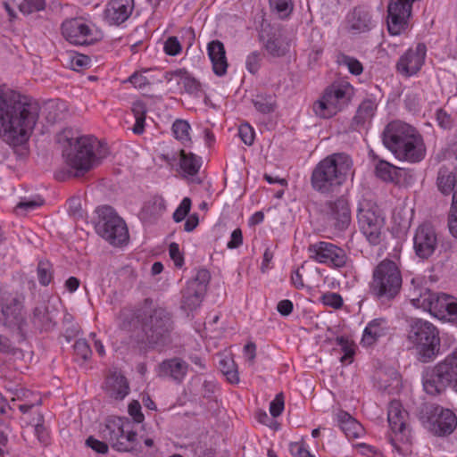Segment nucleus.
Here are the masks:
<instances>
[{
	"label": "nucleus",
	"instance_id": "nucleus-51",
	"mask_svg": "<svg viewBox=\"0 0 457 457\" xmlns=\"http://www.w3.org/2000/svg\"><path fill=\"white\" fill-rule=\"evenodd\" d=\"M191 199L189 197H184L179 204V207L173 213V220L175 222L182 221L187 215L189 213L191 209Z\"/></svg>",
	"mask_w": 457,
	"mask_h": 457
},
{
	"label": "nucleus",
	"instance_id": "nucleus-43",
	"mask_svg": "<svg viewBox=\"0 0 457 457\" xmlns=\"http://www.w3.org/2000/svg\"><path fill=\"white\" fill-rule=\"evenodd\" d=\"M37 278L41 286H48L54 276L53 266L48 261H39L37 268Z\"/></svg>",
	"mask_w": 457,
	"mask_h": 457
},
{
	"label": "nucleus",
	"instance_id": "nucleus-2",
	"mask_svg": "<svg viewBox=\"0 0 457 457\" xmlns=\"http://www.w3.org/2000/svg\"><path fill=\"white\" fill-rule=\"evenodd\" d=\"M382 142L401 161L417 163L426 156L422 136L414 127L401 120L391 121L385 127Z\"/></svg>",
	"mask_w": 457,
	"mask_h": 457
},
{
	"label": "nucleus",
	"instance_id": "nucleus-23",
	"mask_svg": "<svg viewBox=\"0 0 457 457\" xmlns=\"http://www.w3.org/2000/svg\"><path fill=\"white\" fill-rule=\"evenodd\" d=\"M437 247V235L432 225H420L413 236V248L418 257L428 259Z\"/></svg>",
	"mask_w": 457,
	"mask_h": 457
},
{
	"label": "nucleus",
	"instance_id": "nucleus-28",
	"mask_svg": "<svg viewBox=\"0 0 457 457\" xmlns=\"http://www.w3.org/2000/svg\"><path fill=\"white\" fill-rule=\"evenodd\" d=\"M207 54L212 65L213 72L222 77L227 73L228 61L224 44L220 40H212L207 45Z\"/></svg>",
	"mask_w": 457,
	"mask_h": 457
},
{
	"label": "nucleus",
	"instance_id": "nucleus-61",
	"mask_svg": "<svg viewBox=\"0 0 457 457\" xmlns=\"http://www.w3.org/2000/svg\"><path fill=\"white\" fill-rule=\"evenodd\" d=\"M289 450L294 457H314L301 442L291 443Z\"/></svg>",
	"mask_w": 457,
	"mask_h": 457
},
{
	"label": "nucleus",
	"instance_id": "nucleus-38",
	"mask_svg": "<svg viewBox=\"0 0 457 457\" xmlns=\"http://www.w3.org/2000/svg\"><path fill=\"white\" fill-rule=\"evenodd\" d=\"M179 155L181 169L190 176L197 174L202 166L201 158L192 153L187 154L184 150L179 151Z\"/></svg>",
	"mask_w": 457,
	"mask_h": 457
},
{
	"label": "nucleus",
	"instance_id": "nucleus-50",
	"mask_svg": "<svg viewBox=\"0 0 457 457\" xmlns=\"http://www.w3.org/2000/svg\"><path fill=\"white\" fill-rule=\"evenodd\" d=\"M44 204V200L40 196L33 198H24L17 205L16 210L24 211L26 212L35 210Z\"/></svg>",
	"mask_w": 457,
	"mask_h": 457
},
{
	"label": "nucleus",
	"instance_id": "nucleus-56",
	"mask_svg": "<svg viewBox=\"0 0 457 457\" xmlns=\"http://www.w3.org/2000/svg\"><path fill=\"white\" fill-rule=\"evenodd\" d=\"M238 135L245 145H253L254 141V130L248 123H244L239 126Z\"/></svg>",
	"mask_w": 457,
	"mask_h": 457
},
{
	"label": "nucleus",
	"instance_id": "nucleus-49",
	"mask_svg": "<svg viewBox=\"0 0 457 457\" xmlns=\"http://www.w3.org/2000/svg\"><path fill=\"white\" fill-rule=\"evenodd\" d=\"M71 68L74 71L87 68L91 60L88 56L80 54H71L69 55Z\"/></svg>",
	"mask_w": 457,
	"mask_h": 457
},
{
	"label": "nucleus",
	"instance_id": "nucleus-41",
	"mask_svg": "<svg viewBox=\"0 0 457 457\" xmlns=\"http://www.w3.org/2000/svg\"><path fill=\"white\" fill-rule=\"evenodd\" d=\"M190 124L185 120H176L172 124V133L176 139L179 140L182 144L191 142L189 135Z\"/></svg>",
	"mask_w": 457,
	"mask_h": 457
},
{
	"label": "nucleus",
	"instance_id": "nucleus-26",
	"mask_svg": "<svg viewBox=\"0 0 457 457\" xmlns=\"http://www.w3.org/2000/svg\"><path fill=\"white\" fill-rule=\"evenodd\" d=\"M189 365L181 358L173 357L162 361L157 369L160 378L170 379L176 384H181L185 379Z\"/></svg>",
	"mask_w": 457,
	"mask_h": 457
},
{
	"label": "nucleus",
	"instance_id": "nucleus-10",
	"mask_svg": "<svg viewBox=\"0 0 457 457\" xmlns=\"http://www.w3.org/2000/svg\"><path fill=\"white\" fill-rule=\"evenodd\" d=\"M142 328L149 344L164 345L173 329L171 314L162 307H153V303H147Z\"/></svg>",
	"mask_w": 457,
	"mask_h": 457
},
{
	"label": "nucleus",
	"instance_id": "nucleus-1",
	"mask_svg": "<svg viewBox=\"0 0 457 457\" xmlns=\"http://www.w3.org/2000/svg\"><path fill=\"white\" fill-rule=\"evenodd\" d=\"M40 107L32 97L0 90V138L11 146L27 143L37 123Z\"/></svg>",
	"mask_w": 457,
	"mask_h": 457
},
{
	"label": "nucleus",
	"instance_id": "nucleus-29",
	"mask_svg": "<svg viewBox=\"0 0 457 457\" xmlns=\"http://www.w3.org/2000/svg\"><path fill=\"white\" fill-rule=\"evenodd\" d=\"M147 303H152V300L145 299L143 304L136 309H122L120 313V327L122 329L131 330L138 325L142 326L144 316L147 314Z\"/></svg>",
	"mask_w": 457,
	"mask_h": 457
},
{
	"label": "nucleus",
	"instance_id": "nucleus-18",
	"mask_svg": "<svg viewBox=\"0 0 457 457\" xmlns=\"http://www.w3.org/2000/svg\"><path fill=\"white\" fill-rule=\"evenodd\" d=\"M436 184L442 194L445 195L453 194L448 227L452 236L457 238V168L454 171H451L446 167H441L438 170Z\"/></svg>",
	"mask_w": 457,
	"mask_h": 457
},
{
	"label": "nucleus",
	"instance_id": "nucleus-64",
	"mask_svg": "<svg viewBox=\"0 0 457 457\" xmlns=\"http://www.w3.org/2000/svg\"><path fill=\"white\" fill-rule=\"evenodd\" d=\"M86 444L88 447L99 453H106L108 452V445L106 443L99 441L93 436H89Z\"/></svg>",
	"mask_w": 457,
	"mask_h": 457
},
{
	"label": "nucleus",
	"instance_id": "nucleus-32",
	"mask_svg": "<svg viewBox=\"0 0 457 457\" xmlns=\"http://www.w3.org/2000/svg\"><path fill=\"white\" fill-rule=\"evenodd\" d=\"M337 426L348 438H358L363 432V428L353 417L345 411L336 413Z\"/></svg>",
	"mask_w": 457,
	"mask_h": 457
},
{
	"label": "nucleus",
	"instance_id": "nucleus-54",
	"mask_svg": "<svg viewBox=\"0 0 457 457\" xmlns=\"http://www.w3.org/2000/svg\"><path fill=\"white\" fill-rule=\"evenodd\" d=\"M73 348L76 355L84 361L88 360L92 354L90 346L85 339L77 340L73 345Z\"/></svg>",
	"mask_w": 457,
	"mask_h": 457
},
{
	"label": "nucleus",
	"instance_id": "nucleus-34",
	"mask_svg": "<svg viewBox=\"0 0 457 457\" xmlns=\"http://www.w3.org/2000/svg\"><path fill=\"white\" fill-rule=\"evenodd\" d=\"M349 29L355 33L370 31L373 27V21L369 12L355 8L348 19Z\"/></svg>",
	"mask_w": 457,
	"mask_h": 457
},
{
	"label": "nucleus",
	"instance_id": "nucleus-24",
	"mask_svg": "<svg viewBox=\"0 0 457 457\" xmlns=\"http://www.w3.org/2000/svg\"><path fill=\"white\" fill-rule=\"evenodd\" d=\"M134 9V0H109L103 19L109 26H120L129 19Z\"/></svg>",
	"mask_w": 457,
	"mask_h": 457
},
{
	"label": "nucleus",
	"instance_id": "nucleus-58",
	"mask_svg": "<svg viewBox=\"0 0 457 457\" xmlns=\"http://www.w3.org/2000/svg\"><path fill=\"white\" fill-rule=\"evenodd\" d=\"M261 54L258 51L251 53L245 61V66L249 72L254 74L261 66Z\"/></svg>",
	"mask_w": 457,
	"mask_h": 457
},
{
	"label": "nucleus",
	"instance_id": "nucleus-53",
	"mask_svg": "<svg viewBox=\"0 0 457 457\" xmlns=\"http://www.w3.org/2000/svg\"><path fill=\"white\" fill-rule=\"evenodd\" d=\"M320 300L326 306L332 307L334 309H339L343 305L342 296L334 292H328L321 295Z\"/></svg>",
	"mask_w": 457,
	"mask_h": 457
},
{
	"label": "nucleus",
	"instance_id": "nucleus-16",
	"mask_svg": "<svg viewBox=\"0 0 457 457\" xmlns=\"http://www.w3.org/2000/svg\"><path fill=\"white\" fill-rule=\"evenodd\" d=\"M25 296L20 293L4 294L0 300V324L22 332L27 326L24 315Z\"/></svg>",
	"mask_w": 457,
	"mask_h": 457
},
{
	"label": "nucleus",
	"instance_id": "nucleus-47",
	"mask_svg": "<svg viewBox=\"0 0 457 457\" xmlns=\"http://www.w3.org/2000/svg\"><path fill=\"white\" fill-rule=\"evenodd\" d=\"M46 7L45 0H23L19 8L23 14H30L35 12L44 10Z\"/></svg>",
	"mask_w": 457,
	"mask_h": 457
},
{
	"label": "nucleus",
	"instance_id": "nucleus-3",
	"mask_svg": "<svg viewBox=\"0 0 457 457\" xmlns=\"http://www.w3.org/2000/svg\"><path fill=\"white\" fill-rule=\"evenodd\" d=\"M67 165L71 169L67 176L80 177L94 169L109 154L108 147L96 137L83 136L69 142L63 151Z\"/></svg>",
	"mask_w": 457,
	"mask_h": 457
},
{
	"label": "nucleus",
	"instance_id": "nucleus-27",
	"mask_svg": "<svg viewBox=\"0 0 457 457\" xmlns=\"http://www.w3.org/2000/svg\"><path fill=\"white\" fill-rule=\"evenodd\" d=\"M390 327L385 318H376L370 320L365 327L361 337L364 346H371L381 337L389 334Z\"/></svg>",
	"mask_w": 457,
	"mask_h": 457
},
{
	"label": "nucleus",
	"instance_id": "nucleus-63",
	"mask_svg": "<svg viewBox=\"0 0 457 457\" xmlns=\"http://www.w3.org/2000/svg\"><path fill=\"white\" fill-rule=\"evenodd\" d=\"M128 80L136 87L139 89L145 88L146 86H149L151 82L149 79L142 73L135 72L132 74Z\"/></svg>",
	"mask_w": 457,
	"mask_h": 457
},
{
	"label": "nucleus",
	"instance_id": "nucleus-6",
	"mask_svg": "<svg viewBox=\"0 0 457 457\" xmlns=\"http://www.w3.org/2000/svg\"><path fill=\"white\" fill-rule=\"evenodd\" d=\"M407 340L416 349L419 360L432 361L440 350L439 331L431 322L414 319L410 322Z\"/></svg>",
	"mask_w": 457,
	"mask_h": 457
},
{
	"label": "nucleus",
	"instance_id": "nucleus-62",
	"mask_svg": "<svg viewBox=\"0 0 457 457\" xmlns=\"http://www.w3.org/2000/svg\"><path fill=\"white\" fill-rule=\"evenodd\" d=\"M169 254L174 264L178 268H181L184 263L183 255L180 253L179 246L177 243H171L169 246Z\"/></svg>",
	"mask_w": 457,
	"mask_h": 457
},
{
	"label": "nucleus",
	"instance_id": "nucleus-60",
	"mask_svg": "<svg viewBox=\"0 0 457 457\" xmlns=\"http://www.w3.org/2000/svg\"><path fill=\"white\" fill-rule=\"evenodd\" d=\"M129 414L132 417L133 420L137 424L143 422L145 417L141 411V405L138 401H132L129 404Z\"/></svg>",
	"mask_w": 457,
	"mask_h": 457
},
{
	"label": "nucleus",
	"instance_id": "nucleus-37",
	"mask_svg": "<svg viewBox=\"0 0 457 457\" xmlns=\"http://www.w3.org/2000/svg\"><path fill=\"white\" fill-rule=\"evenodd\" d=\"M289 42L287 37L280 33H273L267 39L264 48L270 55L273 57H281L287 54L289 51Z\"/></svg>",
	"mask_w": 457,
	"mask_h": 457
},
{
	"label": "nucleus",
	"instance_id": "nucleus-57",
	"mask_svg": "<svg viewBox=\"0 0 457 457\" xmlns=\"http://www.w3.org/2000/svg\"><path fill=\"white\" fill-rule=\"evenodd\" d=\"M182 50L177 37H169L164 43V52L170 56L178 55Z\"/></svg>",
	"mask_w": 457,
	"mask_h": 457
},
{
	"label": "nucleus",
	"instance_id": "nucleus-33",
	"mask_svg": "<svg viewBox=\"0 0 457 457\" xmlns=\"http://www.w3.org/2000/svg\"><path fill=\"white\" fill-rule=\"evenodd\" d=\"M165 210V200L160 195H154L144 204L140 213L141 219L152 223L160 218Z\"/></svg>",
	"mask_w": 457,
	"mask_h": 457
},
{
	"label": "nucleus",
	"instance_id": "nucleus-11",
	"mask_svg": "<svg viewBox=\"0 0 457 457\" xmlns=\"http://www.w3.org/2000/svg\"><path fill=\"white\" fill-rule=\"evenodd\" d=\"M103 437L118 452L136 450L138 433L129 420L115 418L108 420L102 430Z\"/></svg>",
	"mask_w": 457,
	"mask_h": 457
},
{
	"label": "nucleus",
	"instance_id": "nucleus-39",
	"mask_svg": "<svg viewBox=\"0 0 457 457\" xmlns=\"http://www.w3.org/2000/svg\"><path fill=\"white\" fill-rule=\"evenodd\" d=\"M252 101L255 109L263 114L274 112L277 105L276 97L272 94H257Z\"/></svg>",
	"mask_w": 457,
	"mask_h": 457
},
{
	"label": "nucleus",
	"instance_id": "nucleus-45",
	"mask_svg": "<svg viewBox=\"0 0 457 457\" xmlns=\"http://www.w3.org/2000/svg\"><path fill=\"white\" fill-rule=\"evenodd\" d=\"M337 345L340 347L344 354L340 358V361L345 364L352 363L354 355V345L347 338L337 337Z\"/></svg>",
	"mask_w": 457,
	"mask_h": 457
},
{
	"label": "nucleus",
	"instance_id": "nucleus-30",
	"mask_svg": "<svg viewBox=\"0 0 457 457\" xmlns=\"http://www.w3.org/2000/svg\"><path fill=\"white\" fill-rule=\"evenodd\" d=\"M105 390L110 397L115 400H122L129 393V382L120 373L113 372L106 378Z\"/></svg>",
	"mask_w": 457,
	"mask_h": 457
},
{
	"label": "nucleus",
	"instance_id": "nucleus-40",
	"mask_svg": "<svg viewBox=\"0 0 457 457\" xmlns=\"http://www.w3.org/2000/svg\"><path fill=\"white\" fill-rule=\"evenodd\" d=\"M173 77L179 78L183 81L186 90L189 93L197 91L199 88V83L195 79L187 76V71L184 70L179 69L172 71H167L164 74V79L168 82L171 81Z\"/></svg>",
	"mask_w": 457,
	"mask_h": 457
},
{
	"label": "nucleus",
	"instance_id": "nucleus-4",
	"mask_svg": "<svg viewBox=\"0 0 457 457\" xmlns=\"http://www.w3.org/2000/svg\"><path fill=\"white\" fill-rule=\"evenodd\" d=\"M353 161L345 153L333 154L320 161L311 175L312 189L321 195L337 192L351 172Z\"/></svg>",
	"mask_w": 457,
	"mask_h": 457
},
{
	"label": "nucleus",
	"instance_id": "nucleus-15",
	"mask_svg": "<svg viewBox=\"0 0 457 457\" xmlns=\"http://www.w3.org/2000/svg\"><path fill=\"white\" fill-rule=\"evenodd\" d=\"M408 412L399 401L390 402L387 411V420L394 434L390 442L400 453L404 452L403 445L411 443V429L408 424Z\"/></svg>",
	"mask_w": 457,
	"mask_h": 457
},
{
	"label": "nucleus",
	"instance_id": "nucleus-44",
	"mask_svg": "<svg viewBox=\"0 0 457 457\" xmlns=\"http://www.w3.org/2000/svg\"><path fill=\"white\" fill-rule=\"evenodd\" d=\"M337 62L339 65L347 67L350 73L353 75H360L363 71L362 64L354 57L340 54L337 56Z\"/></svg>",
	"mask_w": 457,
	"mask_h": 457
},
{
	"label": "nucleus",
	"instance_id": "nucleus-5",
	"mask_svg": "<svg viewBox=\"0 0 457 457\" xmlns=\"http://www.w3.org/2000/svg\"><path fill=\"white\" fill-rule=\"evenodd\" d=\"M402 285L403 277L399 266L392 260L384 259L373 270L370 290L377 301L386 303L400 294Z\"/></svg>",
	"mask_w": 457,
	"mask_h": 457
},
{
	"label": "nucleus",
	"instance_id": "nucleus-36",
	"mask_svg": "<svg viewBox=\"0 0 457 457\" xmlns=\"http://www.w3.org/2000/svg\"><path fill=\"white\" fill-rule=\"evenodd\" d=\"M377 106L376 101L371 98H366L360 104L353 119V126L355 129L371 120L377 111Z\"/></svg>",
	"mask_w": 457,
	"mask_h": 457
},
{
	"label": "nucleus",
	"instance_id": "nucleus-59",
	"mask_svg": "<svg viewBox=\"0 0 457 457\" xmlns=\"http://www.w3.org/2000/svg\"><path fill=\"white\" fill-rule=\"evenodd\" d=\"M284 395L282 393L278 394L270 403V412L272 417H278L284 411Z\"/></svg>",
	"mask_w": 457,
	"mask_h": 457
},
{
	"label": "nucleus",
	"instance_id": "nucleus-9",
	"mask_svg": "<svg viewBox=\"0 0 457 457\" xmlns=\"http://www.w3.org/2000/svg\"><path fill=\"white\" fill-rule=\"evenodd\" d=\"M420 420L425 428L436 436L451 435L457 427V417L450 410L435 403H424Z\"/></svg>",
	"mask_w": 457,
	"mask_h": 457
},
{
	"label": "nucleus",
	"instance_id": "nucleus-31",
	"mask_svg": "<svg viewBox=\"0 0 457 457\" xmlns=\"http://www.w3.org/2000/svg\"><path fill=\"white\" fill-rule=\"evenodd\" d=\"M369 156L375 162V174L380 179L386 182H395L398 181V175L401 171V169L396 166L391 164L390 162L380 159L378 154L374 153L373 150H370L369 153Z\"/></svg>",
	"mask_w": 457,
	"mask_h": 457
},
{
	"label": "nucleus",
	"instance_id": "nucleus-13",
	"mask_svg": "<svg viewBox=\"0 0 457 457\" xmlns=\"http://www.w3.org/2000/svg\"><path fill=\"white\" fill-rule=\"evenodd\" d=\"M99 219L96 224L97 234L113 245H120L129 238L125 221L111 206L98 209Z\"/></svg>",
	"mask_w": 457,
	"mask_h": 457
},
{
	"label": "nucleus",
	"instance_id": "nucleus-14",
	"mask_svg": "<svg viewBox=\"0 0 457 457\" xmlns=\"http://www.w3.org/2000/svg\"><path fill=\"white\" fill-rule=\"evenodd\" d=\"M411 284L409 297L412 305L429 312L436 318L442 315L445 303L453 301L452 295L444 293H435L428 287H422L421 281L418 278H413Z\"/></svg>",
	"mask_w": 457,
	"mask_h": 457
},
{
	"label": "nucleus",
	"instance_id": "nucleus-21",
	"mask_svg": "<svg viewBox=\"0 0 457 457\" xmlns=\"http://www.w3.org/2000/svg\"><path fill=\"white\" fill-rule=\"evenodd\" d=\"M61 301L49 298L33 309L31 322L40 331H50L56 326V318L59 314Z\"/></svg>",
	"mask_w": 457,
	"mask_h": 457
},
{
	"label": "nucleus",
	"instance_id": "nucleus-35",
	"mask_svg": "<svg viewBox=\"0 0 457 457\" xmlns=\"http://www.w3.org/2000/svg\"><path fill=\"white\" fill-rule=\"evenodd\" d=\"M195 284H187L182 291L181 308L187 312L195 311L201 304L205 292L195 287Z\"/></svg>",
	"mask_w": 457,
	"mask_h": 457
},
{
	"label": "nucleus",
	"instance_id": "nucleus-20",
	"mask_svg": "<svg viewBox=\"0 0 457 457\" xmlns=\"http://www.w3.org/2000/svg\"><path fill=\"white\" fill-rule=\"evenodd\" d=\"M427 46L424 43L410 47L399 57L395 64L396 71L405 78L416 75L425 62Z\"/></svg>",
	"mask_w": 457,
	"mask_h": 457
},
{
	"label": "nucleus",
	"instance_id": "nucleus-8",
	"mask_svg": "<svg viewBox=\"0 0 457 457\" xmlns=\"http://www.w3.org/2000/svg\"><path fill=\"white\" fill-rule=\"evenodd\" d=\"M353 96V87L348 82H334L327 87L320 99L313 104L314 113L329 119L344 110Z\"/></svg>",
	"mask_w": 457,
	"mask_h": 457
},
{
	"label": "nucleus",
	"instance_id": "nucleus-46",
	"mask_svg": "<svg viewBox=\"0 0 457 457\" xmlns=\"http://www.w3.org/2000/svg\"><path fill=\"white\" fill-rule=\"evenodd\" d=\"M219 366L221 372L226 376L229 383L237 384L239 382L238 373L236 370V365L233 360H221L220 361Z\"/></svg>",
	"mask_w": 457,
	"mask_h": 457
},
{
	"label": "nucleus",
	"instance_id": "nucleus-55",
	"mask_svg": "<svg viewBox=\"0 0 457 457\" xmlns=\"http://www.w3.org/2000/svg\"><path fill=\"white\" fill-rule=\"evenodd\" d=\"M270 5L281 16H286L292 11L290 0H270Z\"/></svg>",
	"mask_w": 457,
	"mask_h": 457
},
{
	"label": "nucleus",
	"instance_id": "nucleus-17",
	"mask_svg": "<svg viewBox=\"0 0 457 457\" xmlns=\"http://www.w3.org/2000/svg\"><path fill=\"white\" fill-rule=\"evenodd\" d=\"M309 258L329 268L340 270L351 263V259L342 247L327 241H319L308 246Z\"/></svg>",
	"mask_w": 457,
	"mask_h": 457
},
{
	"label": "nucleus",
	"instance_id": "nucleus-48",
	"mask_svg": "<svg viewBox=\"0 0 457 457\" xmlns=\"http://www.w3.org/2000/svg\"><path fill=\"white\" fill-rule=\"evenodd\" d=\"M210 272L205 269H201L197 271L195 278L191 281H188L187 284H195V287L202 289V291L204 292H206L207 285L210 281Z\"/></svg>",
	"mask_w": 457,
	"mask_h": 457
},
{
	"label": "nucleus",
	"instance_id": "nucleus-25",
	"mask_svg": "<svg viewBox=\"0 0 457 457\" xmlns=\"http://www.w3.org/2000/svg\"><path fill=\"white\" fill-rule=\"evenodd\" d=\"M324 212L337 229L345 230L350 225L351 211L348 201L345 196L342 195L336 200L327 201L324 204Z\"/></svg>",
	"mask_w": 457,
	"mask_h": 457
},
{
	"label": "nucleus",
	"instance_id": "nucleus-22",
	"mask_svg": "<svg viewBox=\"0 0 457 457\" xmlns=\"http://www.w3.org/2000/svg\"><path fill=\"white\" fill-rule=\"evenodd\" d=\"M62 33L66 40L73 45H91L95 38L92 29L81 18L67 20L62 24Z\"/></svg>",
	"mask_w": 457,
	"mask_h": 457
},
{
	"label": "nucleus",
	"instance_id": "nucleus-19",
	"mask_svg": "<svg viewBox=\"0 0 457 457\" xmlns=\"http://www.w3.org/2000/svg\"><path fill=\"white\" fill-rule=\"evenodd\" d=\"M417 0H395L387 7V29L393 36L400 35L408 28L412 4Z\"/></svg>",
	"mask_w": 457,
	"mask_h": 457
},
{
	"label": "nucleus",
	"instance_id": "nucleus-42",
	"mask_svg": "<svg viewBox=\"0 0 457 457\" xmlns=\"http://www.w3.org/2000/svg\"><path fill=\"white\" fill-rule=\"evenodd\" d=\"M436 119L437 125L446 130L452 129L456 122V117L451 112H448L447 105L436 110Z\"/></svg>",
	"mask_w": 457,
	"mask_h": 457
},
{
	"label": "nucleus",
	"instance_id": "nucleus-12",
	"mask_svg": "<svg viewBox=\"0 0 457 457\" xmlns=\"http://www.w3.org/2000/svg\"><path fill=\"white\" fill-rule=\"evenodd\" d=\"M357 220L369 243L372 245H379L385 226V217L380 208L370 201L363 200L359 204Z\"/></svg>",
	"mask_w": 457,
	"mask_h": 457
},
{
	"label": "nucleus",
	"instance_id": "nucleus-52",
	"mask_svg": "<svg viewBox=\"0 0 457 457\" xmlns=\"http://www.w3.org/2000/svg\"><path fill=\"white\" fill-rule=\"evenodd\" d=\"M457 317V299L453 296V301H447L443 308L442 315L438 316V319L445 320L448 319L452 322L455 323V318Z\"/></svg>",
	"mask_w": 457,
	"mask_h": 457
},
{
	"label": "nucleus",
	"instance_id": "nucleus-7",
	"mask_svg": "<svg viewBox=\"0 0 457 457\" xmlns=\"http://www.w3.org/2000/svg\"><path fill=\"white\" fill-rule=\"evenodd\" d=\"M422 385L425 392L432 396L441 395L448 386L457 392V350L428 368L422 374Z\"/></svg>",
	"mask_w": 457,
	"mask_h": 457
}]
</instances>
